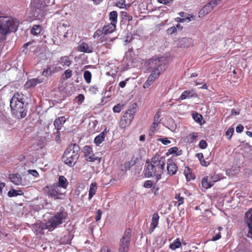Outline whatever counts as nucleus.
I'll use <instances>...</instances> for the list:
<instances>
[{
	"label": "nucleus",
	"mask_w": 252,
	"mask_h": 252,
	"mask_svg": "<svg viewBox=\"0 0 252 252\" xmlns=\"http://www.w3.org/2000/svg\"><path fill=\"white\" fill-rule=\"evenodd\" d=\"M165 158L159 155H155L151 159V162L146 161L145 175L147 177L156 176L157 180L161 178V175L164 170Z\"/></svg>",
	"instance_id": "f257e3e1"
},
{
	"label": "nucleus",
	"mask_w": 252,
	"mask_h": 252,
	"mask_svg": "<svg viewBox=\"0 0 252 252\" xmlns=\"http://www.w3.org/2000/svg\"><path fill=\"white\" fill-rule=\"evenodd\" d=\"M28 103L25 102V96L21 93H15L10 102L12 115L17 119L25 118L27 114Z\"/></svg>",
	"instance_id": "f03ea898"
},
{
	"label": "nucleus",
	"mask_w": 252,
	"mask_h": 252,
	"mask_svg": "<svg viewBox=\"0 0 252 252\" xmlns=\"http://www.w3.org/2000/svg\"><path fill=\"white\" fill-rule=\"evenodd\" d=\"M19 24L18 20L14 18L0 15V42L5 40L9 33L16 32Z\"/></svg>",
	"instance_id": "7ed1b4c3"
},
{
	"label": "nucleus",
	"mask_w": 252,
	"mask_h": 252,
	"mask_svg": "<svg viewBox=\"0 0 252 252\" xmlns=\"http://www.w3.org/2000/svg\"><path fill=\"white\" fill-rule=\"evenodd\" d=\"M80 147L78 145L73 143L70 144L65 150L63 159L65 164L73 166L78 158Z\"/></svg>",
	"instance_id": "20e7f679"
},
{
	"label": "nucleus",
	"mask_w": 252,
	"mask_h": 252,
	"mask_svg": "<svg viewBox=\"0 0 252 252\" xmlns=\"http://www.w3.org/2000/svg\"><path fill=\"white\" fill-rule=\"evenodd\" d=\"M166 61L164 57H155L149 60L148 62V69L150 72L160 74L166 68Z\"/></svg>",
	"instance_id": "39448f33"
},
{
	"label": "nucleus",
	"mask_w": 252,
	"mask_h": 252,
	"mask_svg": "<svg viewBox=\"0 0 252 252\" xmlns=\"http://www.w3.org/2000/svg\"><path fill=\"white\" fill-rule=\"evenodd\" d=\"M67 214L64 211H60L52 217L46 223V228L53 230L58 225L62 224L67 218Z\"/></svg>",
	"instance_id": "423d86ee"
},
{
	"label": "nucleus",
	"mask_w": 252,
	"mask_h": 252,
	"mask_svg": "<svg viewBox=\"0 0 252 252\" xmlns=\"http://www.w3.org/2000/svg\"><path fill=\"white\" fill-rule=\"evenodd\" d=\"M131 239V229L126 228L121 239L118 252H128Z\"/></svg>",
	"instance_id": "0eeeda50"
},
{
	"label": "nucleus",
	"mask_w": 252,
	"mask_h": 252,
	"mask_svg": "<svg viewBox=\"0 0 252 252\" xmlns=\"http://www.w3.org/2000/svg\"><path fill=\"white\" fill-rule=\"evenodd\" d=\"M46 191L48 196L54 197L55 199H62L64 196L65 190L55 184L52 186H46Z\"/></svg>",
	"instance_id": "6e6552de"
},
{
	"label": "nucleus",
	"mask_w": 252,
	"mask_h": 252,
	"mask_svg": "<svg viewBox=\"0 0 252 252\" xmlns=\"http://www.w3.org/2000/svg\"><path fill=\"white\" fill-rule=\"evenodd\" d=\"M116 28V24L111 23L104 26L102 30H97L94 34V37H99L102 34L104 35L112 32Z\"/></svg>",
	"instance_id": "1a4fd4ad"
},
{
	"label": "nucleus",
	"mask_w": 252,
	"mask_h": 252,
	"mask_svg": "<svg viewBox=\"0 0 252 252\" xmlns=\"http://www.w3.org/2000/svg\"><path fill=\"white\" fill-rule=\"evenodd\" d=\"M245 217V222L249 229L248 236L252 239V208L246 212Z\"/></svg>",
	"instance_id": "9d476101"
},
{
	"label": "nucleus",
	"mask_w": 252,
	"mask_h": 252,
	"mask_svg": "<svg viewBox=\"0 0 252 252\" xmlns=\"http://www.w3.org/2000/svg\"><path fill=\"white\" fill-rule=\"evenodd\" d=\"M83 152L86 159L89 161H94L97 159L93 153L92 148L89 146H85L83 148Z\"/></svg>",
	"instance_id": "9b49d317"
},
{
	"label": "nucleus",
	"mask_w": 252,
	"mask_h": 252,
	"mask_svg": "<svg viewBox=\"0 0 252 252\" xmlns=\"http://www.w3.org/2000/svg\"><path fill=\"white\" fill-rule=\"evenodd\" d=\"M167 173L170 176H173L176 173L178 170V167L173 160H168L167 162Z\"/></svg>",
	"instance_id": "f8f14e48"
},
{
	"label": "nucleus",
	"mask_w": 252,
	"mask_h": 252,
	"mask_svg": "<svg viewBox=\"0 0 252 252\" xmlns=\"http://www.w3.org/2000/svg\"><path fill=\"white\" fill-rule=\"evenodd\" d=\"M42 79L40 78H32L28 80L25 84V87L27 89L33 88L38 84L42 82Z\"/></svg>",
	"instance_id": "ddd939ff"
},
{
	"label": "nucleus",
	"mask_w": 252,
	"mask_h": 252,
	"mask_svg": "<svg viewBox=\"0 0 252 252\" xmlns=\"http://www.w3.org/2000/svg\"><path fill=\"white\" fill-rule=\"evenodd\" d=\"M78 50L81 52L91 53L93 52V48L89 46L87 43L82 42L78 45Z\"/></svg>",
	"instance_id": "4468645a"
},
{
	"label": "nucleus",
	"mask_w": 252,
	"mask_h": 252,
	"mask_svg": "<svg viewBox=\"0 0 252 252\" xmlns=\"http://www.w3.org/2000/svg\"><path fill=\"white\" fill-rule=\"evenodd\" d=\"M107 128H105L104 130L98 134L94 139V143L99 146L104 140L108 132Z\"/></svg>",
	"instance_id": "2eb2a0df"
},
{
	"label": "nucleus",
	"mask_w": 252,
	"mask_h": 252,
	"mask_svg": "<svg viewBox=\"0 0 252 252\" xmlns=\"http://www.w3.org/2000/svg\"><path fill=\"white\" fill-rule=\"evenodd\" d=\"M9 179L11 182L16 185H20L22 181V178L21 175L18 173L10 174L9 176Z\"/></svg>",
	"instance_id": "dca6fc26"
},
{
	"label": "nucleus",
	"mask_w": 252,
	"mask_h": 252,
	"mask_svg": "<svg viewBox=\"0 0 252 252\" xmlns=\"http://www.w3.org/2000/svg\"><path fill=\"white\" fill-rule=\"evenodd\" d=\"M159 74H157L156 73L152 72L148 79L144 84L143 87L144 88H148L155 81V79L159 76Z\"/></svg>",
	"instance_id": "f3484780"
},
{
	"label": "nucleus",
	"mask_w": 252,
	"mask_h": 252,
	"mask_svg": "<svg viewBox=\"0 0 252 252\" xmlns=\"http://www.w3.org/2000/svg\"><path fill=\"white\" fill-rule=\"evenodd\" d=\"M55 184L61 188L63 190H65L68 185V182L63 176H60L58 182Z\"/></svg>",
	"instance_id": "a211bd4d"
},
{
	"label": "nucleus",
	"mask_w": 252,
	"mask_h": 252,
	"mask_svg": "<svg viewBox=\"0 0 252 252\" xmlns=\"http://www.w3.org/2000/svg\"><path fill=\"white\" fill-rule=\"evenodd\" d=\"M180 45L182 47H189L193 45V41L189 38H182L179 41Z\"/></svg>",
	"instance_id": "6ab92c4d"
},
{
	"label": "nucleus",
	"mask_w": 252,
	"mask_h": 252,
	"mask_svg": "<svg viewBox=\"0 0 252 252\" xmlns=\"http://www.w3.org/2000/svg\"><path fill=\"white\" fill-rule=\"evenodd\" d=\"M66 119L64 117H60L58 119H56L54 122V125L55 128H57V130H59L61 127L65 122Z\"/></svg>",
	"instance_id": "aec40b11"
},
{
	"label": "nucleus",
	"mask_w": 252,
	"mask_h": 252,
	"mask_svg": "<svg viewBox=\"0 0 252 252\" xmlns=\"http://www.w3.org/2000/svg\"><path fill=\"white\" fill-rule=\"evenodd\" d=\"M97 189V184L95 182L92 183L90 186L89 192V199H91L95 194Z\"/></svg>",
	"instance_id": "412c9836"
},
{
	"label": "nucleus",
	"mask_w": 252,
	"mask_h": 252,
	"mask_svg": "<svg viewBox=\"0 0 252 252\" xmlns=\"http://www.w3.org/2000/svg\"><path fill=\"white\" fill-rule=\"evenodd\" d=\"M59 62L63 66H69L71 64L72 62L68 57L64 56L60 58Z\"/></svg>",
	"instance_id": "4be33fe9"
},
{
	"label": "nucleus",
	"mask_w": 252,
	"mask_h": 252,
	"mask_svg": "<svg viewBox=\"0 0 252 252\" xmlns=\"http://www.w3.org/2000/svg\"><path fill=\"white\" fill-rule=\"evenodd\" d=\"M159 128V124L153 122L150 128L149 135L151 136L153 135Z\"/></svg>",
	"instance_id": "5701e85b"
},
{
	"label": "nucleus",
	"mask_w": 252,
	"mask_h": 252,
	"mask_svg": "<svg viewBox=\"0 0 252 252\" xmlns=\"http://www.w3.org/2000/svg\"><path fill=\"white\" fill-rule=\"evenodd\" d=\"M23 192L21 190H15L14 189H10L8 192V196L10 197L17 196L23 194Z\"/></svg>",
	"instance_id": "b1692460"
},
{
	"label": "nucleus",
	"mask_w": 252,
	"mask_h": 252,
	"mask_svg": "<svg viewBox=\"0 0 252 252\" xmlns=\"http://www.w3.org/2000/svg\"><path fill=\"white\" fill-rule=\"evenodd\" d=\"M118 13L115 11H111L109 13V19L111 23L116 24L117 22Z\"/></svg>",
	"instance_id": "393cba45"
},
{
	"label": "nucleus",
	"mask_w": 252,
	"mask_h": 252,
	"mask_svg": "<svg viewBox=\"0 0 252 252\" xmlns=\"http://www.w3.org/2000/svg\"><path fill=\"white\" fill-rule=\"evenodd\" d=\"M202 187L206 189H209L211 188L213 185L209 181V179L208 178L207 176L204 177L202 181Z\"/></svg>",
	"instance_id": "a878e982"
},
{
	"label": "nucleus",
	"mask_w": 252,
	"mask_h": 252,
	"mask_svg": "<svg viewBox=\"0 0 252 252\" xmlns=\"http://www.w3.org/2000/svg\"><path fill=\"white\" fill-rule=\"evenodd\" d=\"M167 155L170 154H175L176 156H179L182 154V151L179 150L177 147H174L171 148L169 149L168 152L167 153Z\"/></svg>",
	"instance_id": "bb28decb"
},
{
	"label": "nucleus",
	"mask_w": 252,
	"mask_h": 252,
	"mask_svg": "<svg viewBox=\"0 0 252 252\" xmlns=\"http://www.w3.org/2000/svg\"><path fill=\"white\" fill-rule=\"evenodd\" d=\"M181 246V243L179 239H176L172 243L169 245V248L172 250H175Z\"/></svg>",
	"instance_id": "cd10ccee"
},
{
	"label": "nucleus",
	"mask_w": 252,
	"mask_h": 252,
	"mask_svg": "<svg viewBox=\"0 0 252 252\" xmlns=\"http://www.w3.org/2000/svg\"><path fill=\"white\" fill-rule=\"evenodd\" d=\"M193 92L190 91H184L180 96V98L182 100L189 98L190 97L192 96Z\"/></svg>",
	"instance_id": "c85d7f7f"
},
{
	"label": "nucleus",
	"mask_w": 252,
	"mask_h": 252,
	"mask_svg": "<svg viewBox=\"0 0 252 252\" xmlns=\"http://www.w3.org/2000/svg\"><path fill=\"white\" fill-rule=\"evenodd\" d=\"M213 9L211 6V5H209L208 3H207L200 10L201 13L204 14H207L210 12Z\"/></svg>",
	"instance_id": "c756f323"
},
{
	"label": "nucleus",
	"mask_w": 252,
	"mask_h": 252,
	"mask_svg": "<svg viewBox=\"0 0 252 252\" xmlns=\"http://www.w3.org/2000/svg\"><path fill=\"white\" fill-rule=\"evenodd\" d=\"M184 172L187 181L194 179L193 175L190 173V169L189 167H186Z\"/></svg>",
	"instance_id": "7c9ffc66"
},
{
	"label": "nucleus",
	"mask_w": 252,
	"mask_h": 252,
	"mask_svg": "<svg viewBox=\"0 0 252 252\" xmlns=\"http://www.w3.org/2000/svg\"><path fill=\"white\" fill-rule=\"evenodd\" d=\"M159 216L158 213H155L153 215L152 222L151 225H154L157 226L158 222Z\"/></svg>",
	"instance_id": "2f4dec72"
},
{
	"label": "nucleus",
	"mask_w": 252,
	"mask_h": 252,
	"mask_svg": "<svg viewBox=\"0 0 252 252\" xmlns=\"http://www.w3.org/2000/svg\"><path fill=\"white\" fill-rule=\"evenodd\" d=\"M84 78L87 83H90L91 82L92 74L90 71L85 70L83 74Z\"/></svg>",
	"instance_id": "473e14b6"
},
{
	"label": "nucleus",
	"mask_w": 252,
	"mask_h": 252,
	"mask_svg": "<svg viewBox=\"0 0 252 252\" xmlns=\"http://www.w3.org/2000/svg\"><path fill=\"white\" fill-rule=\"evenodd\" d=\"M41 31L39 25H34L31 30V33L33 35H37L40 33Z\"/></svg>",
	"instance_id": "72a5a7b5"
},
{
	"label": "nucleus",
	"mask_w": 252,
	"mask_h": 252,
	"mask_svg": "<svg viewBox=\"0 0 252 252\" xmlns=\"http://www.w3.org/2000/svg\"><path fill=\"white\" fill-rule=\"evenodd\" d=\"M136 107L137 104L136 103H132L130 107V109L126 111V114H129L130 115H133L135 113V109Z\"/></svg>",
	"instance_id": "f704fd0d"
},
{
	"label": "nucleus",
	"mask_w": 252,
	"mask_h": 252,
	"mask_svg": "<svg viewBox=\"0 0 252 252\" xmlns=\"http://www.w3.org/2000/svg\"><path fill=\"white\" fill-rule=\"evenodd\" d=\"M53 73V70L50 66H48L47 69H44L42 72V74L45 76H48Z\"/></svg>",
	"instance_id": "c9c22d12"
},
{
	"label": "nucleus",
	"mask_w": 252,
	"mask_h": 252,
	"mask_svg": "<svg viewBox=\"0 0 252 252\" xmlns=\"http://www.w3.org/2000/svg\"><path fill=\"white\" fill-rule=\"evenodd\" d=\"M207 177L208 179H209V181H210L212 185H213L214 183L218 181L219 179V177H218V176L216 175L214 176H207Z\"/></svg>",
	"instance_id": "e433bc0d"
},
{
	"label": "nucleus",
	"mask_w": 252,
	"mask_h": 252,
	"mask_svg": "<svg viewBox=\"0 0 252 252\" xmlns=\"http://www.w3.org/2000/svg\"><path fill=\"white\" fill-rule=\"evenodd\" d=\"M160 114L159 112H158L154 116V123H156L159 124L160 123L161 120L160 119Z\"/></svg>",
	"instance_id": "4c0bfd02"
},
{
	"label": "nucleus",
	"mask_w": 252,
	"mask_h": 252,
	"mask_svg": "<svg viewBox=\"0 0 252 252\" xmlns=\"http://www.w3.org/2000/svg\"><path fill=\"white\" fill-rule=\"evenodd\" d=\"M192 117L196 122L198 123L201 122V120L202 118V116L200 114H198V113L193 114Z\"/></svg>",
	"instance_id": "58836bf2"
},
{
	"label": "nucleus",
	"mask_w": 252,
	"mask_h": 252,
	"mask_svg": "<svg viewBox=\"0 0 252 252\" xmlns=\"http://www.w3.org/2000/svg\"><path fill=\"white\" fill-rule=\"evenodd\" d=\"M175 198L177 200L178 202V206L181 205L184 203V197L180 196L179 194H176Z\"/></svg>",
	"instance_id": "ea45409f"
},
{
	"label": "nucleus",
	"mask_w": 252,
	"mask_h": 252,
	"mask_svg": "<svg viewBox=\"0 0 252 252\" xmlns=\"http://www.w3.org/2000/svg\"><path fill=\"white\" fill-rule=\"evenodd\" d=\"M89 91L92 94H95L98 92V87L95 85L91 86Z\"/></svg>",
	"instance_id": "a19ab883"
},
{
	"label": "nucleus",
	"mask_w": 252,
	"mask_h": 252,
	"mask_svg": "<svg viewBox=\"0 0 252 252\" xmlns=\"http://www.w3.org/2000/svg\"><path fill=\"white\" fill-rule=\"evenodd\" d=\"M129 169V167L127 163H125L124 164H122L120 166V169L122 171L126 172Z\"/></svg>",
	"instance_id": "79ce46f5"
},
{
	"label": "nucleus",
	"mask_w": 252,
	"mask_h": 252,
	"mask_svg": "<svg viewBox=\"0 0 252 252\" xmlns=\"http://www.w3.org/2000/svg\"><path fill=\"white\" fill-rule=\"evenodd\" d=\"M199 146L202 149H205L207 147V143L206 141L201 140L199 143Z\"/></svg>",
	"instance_id": "37998d69"
},
{
	"label": "nucleus",
	"mask_w": 252,
	"mask_h": 252,
	"mask_svg": "<svg viewBox=\"0 0 252 252\" xmlns=\"http://www.w3.org/2000/svg\"><path fill=\"white\" fill-rule=\"evenodd\" d=\"M64 75L65 76V79H67L71 77L72 71L69 69H67L64 71Z\"/></svg>",
	"instance_id": "c03bdc74"
},
{
	"label": "nucleus",
	"mask_w": 252,
	"mask_h": 252,
	"mask_svg": "<svg viewBox=\"0 0 252 252\" xmlns=\"http://www.w3.org/2000/svg\"><path fill=\"white\" fill-rule=\"evenodd\" d=\"M197 136V133L192 132L189 134V137L190 138V142L192 143L194 141V140L196 139V138Z\"/></svg>",
	"instance_id": "a18cd8bd"
},
{
	"label": "nucleus",
	"mask_w": 252,
	"mask_h": 252,
	"mask_svg": "<svg viewBox=\"0 0 252 252\" xmlns=\"http://www.w3.org/2000/svg\"><path fill=\"white\" fill-rule=\"evenodd\" d=\"M158 141H160L164 145H167L170 143V141L168 140L167 138H160L158 139Z\"/></svg>",
	"instance_id": "49530a36"
},
{
	"label": "nucleus",
	"mask_w": 252,
	"mask_h": 252,
	"mask_svg": "<svg viewBox=\"0 0 252 252\" xmlns=\"http://www.w3.org/2000/svg\"><path fill=\"white\" fill-rule=\"evenodd\" d=\"M102 215V212L100 210H98L96 212V215L95 216V219L96 221L99 220L101 219Z\"/></svg>",
	"instance_id": "de8ad7c7"
},
{
	"label": "nucleus",
	"mask_w": 252,
	"mask_h": 252,
	"mask_svg": "<svg viewBox=\"0 0 252 252\" xmlns=\"http://www.w3.org/2000/svg\"><path fill=\"white\" fill-rule=\"evenodd\" d=\"M28 172L33 177H36L38 176V173L35 170H28Z\"/></svg>",
	"instance_id": "09e8293b"
},
{
	"label": "nucleus",
	"mask_w": 252,
	"mask_h": 252,
	"mask_svg": "<svg viewBox=\"0 0 252 252\" xmlns=\"http://www.w3.org/2000/svg\"><path fill=\"white\" fill-rule=\"evenodd\" d=\"M234 132V129L232 128H229L226 131V136H230L229 138L230 139L232 134Z\"/></svg>",
	"instance_id": "8fccbe9b"
},
{
	"label": "nucleus",
	"mask_w": 252,
	"mask_h": 252,
	"mask_svg": "<svg viewBox=\"0 0 252 252\" xmlns=\"http://www.w3.org/2000/svg\"><path fill=\"white\" fill-rule=\"evenodd\" d=\"M113 111L116 113H119L121 110V107L120 104L115 105L113 108Z\"/></svg>",
	"instance_id": "3c124183"
},
{
	"label": "nucleus",
	"mask_w": 252,
	"mask_h": 252,
	"mask_svg": "<svg viewBox=\"0 0 252 252\" xmlns=\"http://www.w3.org/2000/svg\"><path fill=\"white\" fill-rule=\"evenodd\" d=\"M153 184L151 181H146L144 185V187L146 188H150L152 187Z\"/></svg>",
	"instance_id": "603ef678"
},
{
	"label": "nucleus",
	"mask_w": 252,
	"mask_h": 252,
	"mask_svg": "<svg viewBox=\"0 0 252 252\" xmlns=\"http://www.w3.org/2000/svg\"><path fill=\"white\" fill-rule=\"evenodd\" d=\"M208 3L210 5H211L213 9H214L216 6L219 4L216 1H215V0H211L208 2Z\"/></svg>",
	"instance_id": "864d4df0"
},
{
	"label": "nucleus",
	"mask_w": 252,
	"mask_h": 252,
	"mask_svg": "<svg viewBox=\"0 0 252 252\" xmlns=\"http://www.w3.org/2000/svg\"><path fill=\"white\" fill-rule=\"evenodd\" d=\"M221 238V235L220 233H218L215 236H213L212 238L211 239V240L213 241H217L219 239H220Z\"/></svg>",
	"instance_id": "5fc2aeb1"
},
{
	"label": "nucleus",
	"mask_w": 252,
	"mask_h": 252,
	"mask_svg": "<svg viewBox=\"0 0 252 252\" xmlns=\"http://www.w3.org/2000/svg\"><path fill=\"white\" fill-rule=\"evenodd\" d=\"M244 126L242 125H239L236 127V131L238 133H241L243 131Z\"/></svg>",
	"instance_id": "6e6d98bb"
},
{
	"label": "nucleus",
	"mask_w": 252,
	"mask_h": 252,
	"mask_svg": "<svg viewBox=\"0 0 252 252\" xmlns=\"http://www.w3.org/2000/svg\"><path fill=\"white\" fill-rule=\"evenodd\" d=\"M99 252H110V250L107 246H103L102 247Z\"/></svg>",
	"instance_id": "4d7b16f0"
},
{
	"label": "nucleus",
	"mask_w": 252,
	"mask_h": 252,
	"mask_svg": "<svg viewBox=\"0 0 252 252\" xmlns=\"http://www.w3.org/2000/svg\"><path fill=\"white\" fill-rule=\"evenodd\" d=\"M173 0H158V2L160 3H163L164 4H166L170 2L173 1Z\"/></svg>",
	"instance_id": "13d9d810"
},
{
	"label": "nucleus",
	"mask_w": 252,
	"mask_h": 252,
	"mask_svg": "<svg viewBox=\"0 0 252 252\" xmlns=\"http://www.w3.org/2000/svg\"><path fill=\"white\" fill-rule=\"evenodd\" d=\"M106 37L104 36V35L103 34V35L100 37V42L102 44V45H105L106 44Z\"/></svg>",
	"instance_id": "bf43d9fd"
},
{
	"label": "nucleus",
	"mask_w": 252,
	"mask_h": 252,
	"mask_svg": "<svg viewBox=\"0 0 252 252\" xmlns=\"http://www.w3.org/2000/svg\"><path fill=\"white\" fill-rule=\"evenodd\" d=\"M176 31V29L174 27H171L170 28L168 29L167 30V32L168 33H170V34H172L174 32H175Z\"/></svg>",
	"instance_id": "052dcab7"
},
{
	"label": "nucleus",
	"mask_w": 252,
	"mask_h": 252,
	"mask_svg": "<svg viewBox=\"0 0 252 252\" xmlns=\"http://www.w3.org/2000/svg\"><path fill=\"white\" fill-rule=\"evenodd\" d=\"M197 157L200 162L201 161L204 159V156L202 153H198L197 154Z\"/></svg>",
	"instance_id": "680f3d73"
},
{
	"label": "nucleus",
	"mask_w": 252,
	"mask_h": 252,
	"mask_svg": "<svg viewBox=\"0 0 252 252\" xmlns=\"http://www.w3.org/2000/svg\"><path fill=\"white\" fill-rule=\"evenodd\" d=\"M126 81L127 80L120 82L119 83V86L122 88H124L126 86Z\"/></svg>",
	"instance_id": "e2e57ef3"
},
{
	"label": "nucleus",
	"mask_w": 252,
	"mask_h": 252,
	"mask_svg": "<svg viewBox=\"0 0 252 252\" xmlns=\"http://www.w3.org/2000/svg\"><path fill=\"white\" fill-rule=\"evenodd\" d=\"M200 163L202 166H207L209 165V162L206 161L204 159L200 161Z\"/></svg>",
	"instance_id": "0e129e2a"
},
{
	"label": "nucleus",
	"mask_w": 252,
	"mask_h": 252,
	"mask_svg": "<svg viewBox=\"0 0 252 252\" xmlns=\"http://www.w3.org/2000/svg\"><path fill=\"white\" fill-rule=\"evenodd\" d=\"M5 183L0 182V193L2 192V189L5 187Z\"/></svg>",
	"instance_id": "69168bd1"
},
{
	"label": "nucleus",
	"mask_w": 252,
	"mask_h": 252,
	"mask_svg": "<svg viewBox=\"0 0 252 252\" xmlns=\"http://www.w3.org/2000/svg\"><path fill=\"white\" fill-rule=\"evenodd\" d=\"M239 114V112H237L235 109H233L231 110V115H237Z\"/></svg>",
	"instance_id": "338daca9"
},
{
	"label": "nucleus",
	"mask_w": 252,
	"mask_h": 252,
	"mask_svg": "<svg viewBox=\"0 0 252 252\" xmlns=\"http://www.w3.org/2000/svg\"><path fill=\"white\" fill-rule=\"evenodd\" d=\"M191 20L190 19L189 17H187L186 18H182L180 20V22H186L187 21H190Z\"/></svg>",
	"instance_id": "774afa93"
}]
</instances>
